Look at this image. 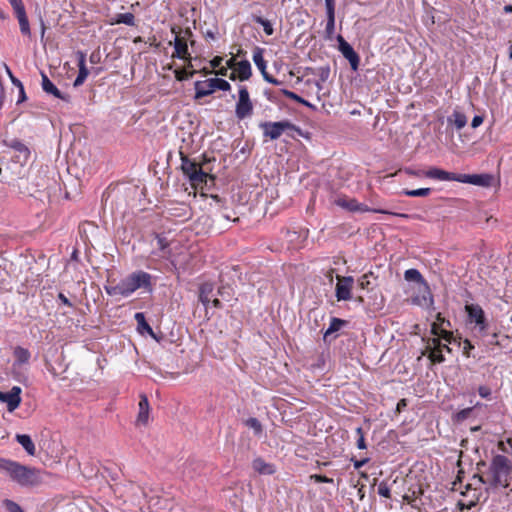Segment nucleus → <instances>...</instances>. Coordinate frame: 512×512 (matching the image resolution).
Listing matches in <instances>:
<instances>
[{"label": "nucleus", "mask_w": 512, "mask_h": 512, "mask_svg": "<svg viewBox=\"0 0 512 512\" xmlns=\"http://www.w3.org/2000/svg\"><path fill=\"white\" fill-rule=\"evenodd\" d=\"M0 470L21 487H36L42 483L39 469L10 459L0 458Z\"/></svg>", "instance_id": "f257e3e1"}, {"label": "nucleus", "mask_w": 512, "mask_h": 512, "mask_svg": "<svg viewBox=\"0 0 512 512\" xmlns=\"http://www.w3.org/2000/svg\"><path fill=\"white\" fill-rule=\"evenodd\" d=\"M511 471L512 466L509 459L504 455L498 454L493 457L486 477L484 475H474V478H478L481 483H487L494 488H506L509 486Z\"/></svg>", "instance_id": "f03ea898"}, {"label": "nucleus", "mask_w": 512, "mask_h": 512, "mask_svg": "<svg viewBox=\"0 0 512 512\" xmlns=\"http://www.w3.org/2000/svg\"><path fill=\"white\" fill-rule=\"evenodd\" d=\"M427 178L441 180V181H457L461 183L472 184L481 187H490L494 180L493 175L488 173L483 174H458L448 172L440 168H431L425 173Z\"/></svg>", "instance_id": "7ed1b4c3"}, {"label": "nucleus", "mask_w": 512, "mask_h": 512, "mask_svg": "<svg viewBox=\"0 0 512 512\" xmlns=\"http://www.w3.org/2000/svg\"><path fill=\"white\" fill-rule=\"evenodd\" d=\"M259 127L263 132V137L272 141L279 139L282 134L294 138L291 132H296L300 136L303 135L302 129L289 120L261 122Z\"/></svg>", "instance_id": "20e7f679"}, {"label": "nucleus", "mask_w": 512, "mask_h": 512, "mask_svg": "<svg viewBox=\"0 0 512 512\" xmlns=\"http://www.w3.org/2000/svg\"><path fill=\"white\" fill-rule=\"evenodd\" d=\"M181 170L188 178L192 186L206 184L209 174L202 168L200 163L190 159L186 154L180 152Z\"/></svg>", "instance_id": "39448f33"}, {"label": "nucleus", "mask_w": 512, "mask_h": 512, "mask_svg": "<svg viewBox=\"0 0 512 512\" xmlns=\"http://www.w3.org/2000/svg\"><path fill=\"white\" fill-rule=\"evenodd\" d=\"M51 179L45 173L38 172L35 175H30L27 179H21L19 188H24V192L29 196L37 197L38 193L50 189Z\"/></svg>", "instance_id": "423d86ee"}, {"label": "nucleus", "mask_w": 512, "mask_h": 512, "mask_svg": "<svg viewBox=\"0 0 512 512\" xmlns=\"http://www.w3.org/2000/svg\"><path fill=\"white\" fill-rule=\"evenodd\" d=\"M194 89V99L199 100L213 94L215 90L229 91L231 89V85L228 81L222 78H210L204 81H196L194 83Z\"/></svg>", "instance_id": "0eeeda50"}, {"label": "nucleus", "mask_w": 512, "mask_h": 512, "mask_svg": "<svg viewBox=\"0 0 512 512\" xmlns=\"http://www.w3.org/2000/svg\"><path fill=\"white\" fill-rule=\"evenodd\" d=\"M124 297L131 295L139 288L150 289L151 275L144 271H136L121 281Z\"/></svg>", "instance_id": "6e6552de"}, {"label": "nucleus", "mask_w": 512, "mask_h": 512, "mask_svg": "<svg viewBox=\"0 0 512 512\" xmlns=\"http://www.w3.org/2000/svg\"><path fill=\"white\" fill-rule=\"evenodd\" d=\"M335 204L349 212H373V213H383V214H391L394 216L408 218L407 214L404 213H393L384 209L377 208H369L367 205L363 203H359L354 198H348L346 196L339 197L335 200Z\"/></svg>", "instance_id": "1a4fd4ad"}, {"label": "nucleus", "mask_w": 512, "mask_h": 512, "mask_svg": "<svg viewBox=\"0 0 512 512\" xmlns=\"http://www.w3.org/2000/svg\"><path fill=\"white\" fill-rule=\"evenodd\" d=\"M404 279L408 282H415L419 286V292L422 293V300L428 305L432 306L434 303L433 295L431 293L429 284L424 279L419 270L411 268L404 272Z\"/></svg>", "instance_id": "9d476101"}, {"label": "nucleus", "mask_w": 512, "mask_h": 512, "mask_svg": "<svg viewBox=\"0 0 512 512\" xmlns=\"http://www.w3.org/2000/svg\"><path fill=\"white\" fill-rule=\"evenodd\" d=\"M465 311L469 322L474 323L475 327L482 335L486 334L489 323L482 307L478 304H466Z\"/></svg>", "instance_id": "9b49d317"}, {"label": "nucleus", "mask_w": 512, "mask_h": 512, "mask_svg": "<svg viewBox=\"0 0 512 512\" xmlns=\"http://www.w3.org/2000/svg\"><path fill=\"white\" fill-rule=\"evenodd\" d=\"M253 113V103L250 99L249 91L246 86H240L238 92V101L235 106V115L239 120L250 117Z\"/></svg>", "instance_id": "f8f14e48"}, {"label": "nucleus", "mask_w": 512, "mask_h": 512, "mask_svg": "<svg viewBox=\"0 0 512 512\" xmlns=\"http://www.w3.org/2000/svg\"><path fill=\"white\" fill-rule=\"evenodd\" d=\"M171 32L175 34L174 41L169 42V45H173L175 49L172 57L179 59H191L190 53L188 51L187 40L180 36V28L173 26L171 28Z\"/></svg>", "instance_id": "ddd939ff"}, {"label": "nucleus", "mask_w": 512, "mask_h": 512, "mask_svg": "<svg viewBox=\"0 0 512 512\" xmlns=\"http://www.w3.org/2000/svg\"><path fill=\"white\" fill-rule=\"evenodd\" d=\"M337 284L335 287V296L338 301H348L352 298L351 290L354 284L352 276L337 275Z\"/></svg>", "instance_id": "4468645a"}, {"label": "nucleus", "mask_w": 512, "mask_h": 512, "mask_svg": "<svg viewBox=\"0 0 512 512\" xmlns=\"http://www.w3.org/2000/svg\"><path fill=\"white\" fill-rule=\"evenodd\" d=\"M338 48L343 57L350 63L351 69L356 71L359 67L360 57L353 47L343 38L342 35L337 36Z\"/></svg>", "instance_id": "2eb2a0df"}, {"label": "nucleus", "mask_w": 512, "mask_h": 512, "mask_svg": "<svg viewBox=\"0 0 512 512\" xmlns=\"http://www.w3.org/2000/svg\"><path fill=\"white\" fill-rule=\"evenodd\" d=\"M263 52H264L263 48H260V47L254 48L253 61H254L255 65L260 70L265 81H267L268 83H271L273 85H280L282 82L279 81L278 79L274 78L272 75H270L266 71V61L263 58Z\"/></svg>", "instance_id": "dca6fc26"}, {"label": "nucleus", "mask_w": 512, "mask_h": 512, "mask_svg": "<svg viewBox=\"0 0 512 512\" xmlns=\"http://www.w3.org/2000/svg\"><path fill=\"white\" fill-rule=\"evenodd\" d=\"M21 391V388L18 386L12 387L8 392L0 391V401L7 404L9 412H12L19 407L21 403Z\"/></svg>", "instance_id": "f3484780"}, {"label": "nucleus", "mask_w": 512, "mask_h": 512, "mask_svg": "<svg viewBox=\"0 0 512 512\" xmlns=\"http://www.w3.org/2000/svg\"><path fill=\"white\" fill-rule=\"evenodd\" d=\"M4 145L13 149L17 155L15 156L16 162L25 163L29 159V148L19 139L4 140Z\"/></svg>", "instance_id": "a211bd4d"}, {"label": "nucleus", "mask_w": 512, "mask_h": 512, "mask_svg": "<svg viewBox=\"0 0 512 512\" xmlns=\"http://www.w3.org/2000/svg\"><path fill=\"white\" fill-rule=\"evenodd\" d=\"M41 80V87L45 93L67 103L70 102V95L62 93L44 72H41Z\"/></svg>", "instance_id": "6ab92c4d"}, {"label": "nucleus", "mask_w": 512, "mask_h": 512, "mask_svg": "<svg viewBox=\"0 0 512 512\" xmlns=\"http://www.w3.org/2000/svg\"><path fill=\"white\" fill-rule=\"evenodd\" d=\"M76 55H77V59H78L79 71H78V75L73 83L74 87L81 86L85 82V80L89 74V70L86 67V54L82 51H78L76 53Z\"/></svg>", "instance_id": "aec40b11"}, {"label": "nucleus", "mask_w": 512, "mask_h": 512, "mask_svg": "<svg viewBox=\"0 0 512 512\" xmlns=\"http://www.w3.org/2000/svg\"><path fill=\"white\" fill-rule=\"evenodd\" d=\"M150 405L146 394L140 395L139 401V412L137 416V422L142 425H146L149 419Z\"/></svg>", "instance_id": "412c9836"}, {"label": "nucleus", "mask_w": 512, "mask_h": 512, "mask_svg": "<svg viewBox=\"0 0 512 512\" xmlns=\"http://www.w3.org/2000/svg\"><path fill=\"white\" fill-rule=\"evenodd\" d=\"M15 440L23 447V449L26 451L28 455H36V447L30 435L16 434Z\"/></svg>", "instance_id": "4be33fe9"}, {"label": "nucleus", "mask_w": 512, "mask_h": 512, "mask_svg": "<svg viewBox=\"0 0 512 512\" xmlns=\"http://www.w3.org/2000/svg\"><path fill=\"white\" fill-rule=\"evenodd\" d=\"M253 469L262 475H272L275 473V467L271 463H267L264 459L258 457L252 462Z\"/></svg>", "instance_id": "5701e85b"}, {"label": "nucleus", "mask_w": 512, "mask_h": 512, "mask_svg": "<svg viewBox=\"0 0 512 512\" xmlns=\"http://www.w3.org/2000/svg\"><path fill=\"white\" fill-rule=\"evenodd\" d=\"M134 318L137 322V329H138L139 333H141V334L147 333L154 339H157L155 333L153 332V329L147 323L144 313L137 312L135 314Z\"/></svg>", "instance_id": "b1692460"}, {"label": "nucleus", "mask_w": 512, "mask_h": 512, "mask_svg": "<svg viewBox=\"0 0 512 512\" xmlns=\"http://www.w3.org/2000/svg\"><path fill=\"white\" fill-rule=\"evenodd\" d=\"M13 354L15 357V362L13 363L14 368L16 366L28 363L31 357L29 350L21 346L15 347Z\"/></svg>", "instance_id": "393cba45"}, {"label": "nucleus", "mask_w": 512, "mask_h": 512, "mask_svg": "<svg viewBox=\"0 0 512 512\" xmlns=\"http://www.w3.org/2000/svg\"><path fill=\"white\" fill-rule=\"evenodd\" d=\"M235 70L238 73V79L240 81H246L252 75L251 64L248 60H241L238 62Z\"/></svg>", "instance_id": "a878e982"}, {"label": "nucleus", "mask_w": 512, "mask_h": 512, "mask_svg": "<svg viewBox=\"0 0 512 512\" xmlns=\"http://www.w3.org/2000/svg\"><path fill=\"white\" fill-rule=\"evenodd\" d=\"M447 122L448 124L454 125L457 130H461L467 124V117L464 113L455 110L452 115L447 118Z\"/></svg>", "instance_id": "bb28decb"}, {"label": "nucleus", "mask_w": 512, "mask_h": 512, "mask_svg": "<svg viewBox=\"0 0 512 512\" xmlns=\"http://www.w3.org/2000/svg\"><path fill=\"white\" fill-rule=\"evenodd\" d=\"M347 324H348V321H346V320H343V319H340L337 317H332L330 320V325L324 333V336H323L324 341H327V338L331 334L338 332L342 327L346 326Z\"/></svg>", "instance_id": "cd10ccee"}, {"label": "nucleus", "mask_w": 512, "mask_h": 512, "mask_svg": "<svg viewBox=\"0 0 512 512\" xmlns=\"http://www.w3.org/2000/svg\"><path fill=\"white\" fill-rule=\"evenodd\" d=\"M426 352L428 353V358L431 360L433 364L443 363L445 361V357L442 350L434 349L431 343V339L428 340Z\"/></svg>", "instance_id": "c85d7f7f"}, {"label": "nucleus", "mask_w": 512, "mask_h": 512, "mask_svg": "<svg viewBox=\"0 0 512 512\" xmlns=\"http://www.w3.org/2000/svg\"><path fill=\"white\" fill-rule=\"evenodd\" d=\"M214 290V286L212 283L206 282L201 284L199 288V300L203 305H208L210 303V295Z\"/></svg>", "instance_id": "c756f323"}, {"label": "nucleus", "mask_w": 512, "mask_h": 512, "mask_svg": "<svg viewBox=\"0 0 512 512\" xmlns=\"http://www.w3.org/2000/svg\"><path fill=\"white\" fill-rule=\"evenodd\" d=\"M478 406H481V404L477 403L474 407H468V408L458 411L457 413H455L453 415V420L458 423L465 421L472 415L474 409Z\"/></svg>", "instance_id": "7c9ffc66"}, {"label": "nucleus", "mask_w": 512, "mask_h": 512, "mask_svg": "<svg viewBox=\"0 0 512 512\" xmlns=\"http://www.w3.org/2000/svg\"><path fill=\"white\" fill-rule=\"evenodd\" d=\"M281 92H282L283 95H285L289 99H292V100H294V101H296V102H298V103H300V104H302V105H304L306 107H309V108H311L313 110L316 109V107L313 104H311L310 102L306 101L305 99H303L302 97H300L299 95H297L296 93H294V92H292L290 90L282 89Z\"/></svg>", "instance_id": "2f4dec72"}, {"label": "nucleus", "mask_w": 512, "mask_h": 512, "mask_svg": "<svg viewBox=\"0 0 512 512\" xmlns=\"http://www.w3.org/2000/svg\"><path fill=\"white\" fill-rule=\"evenodd\" d=\"M252 19L254 22L260 24L263 27L266 35L270 36L274 33V28L269 20L257 15H253Z\"/></svg>", "instance_id": "473e14b6"}, {"label": "nucleus", "mask_w": 512, "mask_h": 512, "mask_svg": "<svg viewBox=\"0 0 512 512\" xmlns=\"http://www.w3.org/2000/svg\"><path fill=\"white\" fill-rule=\"evenodd\" d=\"M245 425L254 430L255 435H260L263 432L261 422L254 417H250L245 421Z\"/></svg>", "instance_id": "72a5a7b5"}, {"label": "nucleus", "mask_w": 512, "mask_h": 512, "mask_svg": "<svg viewBox=\"0 0 512 512\" xmlns=\"http://www.w3.org/2000/svg\"><path fill=\"white\" fill-rule=\"evenodd\" d=\"M116 23H123L128 26H133L135 25V16L130 12L118 14Z\"/></svg>", "instance_id": "f704fd0d"}, {"label": "nucleus", "mask_w": 512, "mask_h": 512, "mask_svg": "<svg viewBox=\"0 0 512 512\" xmlns=\"http://www.w3.org/2000/svg\"><path fill=\"white\" fill-rule=\"evenodd\" d=\"M373 277L374 279H376V277L374 276V273L373 272H368L366 274H364L360 279H359V286L362 288V289H366V290H370V289H373V283L371 282L370 278Z\"/></svg>", "instance_id": "c9c22d12"}, {"label": "nucleus", "mask_w": 512, "mask_h": 512, "mask_svg": "<svg viewBox=\"0 0 512 512\" xmlns=\"http://www.w3.org/2000/svg\"><path fill=\"white\" fill-rule=\"evenodd\" d=\"M431 192L430 188H419L414 190H404L403 193L409 197H425Z\"/></svg>", "instance_id": "e433bc0d"}, {"label": "nucleus", "mask_w": 512, "mask_h": 512, "mask_svg": "<svg viewBox=\"0 0 512 512\" xmlns=\"http://www.w3.org/2000/svg\"><path fill=\"white\" fill-rule=\"evenodd\" d=\"M18 23H19V28H20L21 34L25 37L31 38L32 33H31L28 17L18 19Z\"/></svg>", "instance_id": "4c0bfd02"}, {"label": "nucleus", "mask_w": 512, "mask_h": 512, "mask_svg": "<svg viewBox=\"0 0 512 512\" xmlns=\"http://www.w3.org/2000/svg\"><path fill=\"white\" fill-rule=\"evenodd\" d=\"M104 289H105V292L109 296H117V295L124 296L121 282H119L117 285H114V286L106 285V286H104Z\"/></svg>", "instance_id": "58836bf2"}, {"label": "nucleus", "mask_w": 512, "mask_h": 512, "mask_svg": "<svg viewBox=\"0 0 512 512\" xmlns=\"http://www.w3.org/2000/svg\"><path fill=\"white\" fill-rule=\"evenodd\" d=\"M2 504L7 512H24L20 505L13 500L5 499Z\"/></svg>", "instance_id": "ea45409f"}, {"label": "nucleus", "mask_w": 512, "mask_h": 512, "mask_svg": "<svg viewBox=\"0 0 512 512\" xmlns=\"http://www.w3.org/2000/svg\"><path fill=\"white\" fill-rule=\"evenodd\" d=\"M335 28V15H327L326 34L328 38L332 37Z\"/></svg>", "instance_id": "a19ab883"}, {"label": "nucleus", "mask_w": 512, "mask_h": 512, "mask_svg": "<svg viewBox=\"0 0 512 512\" xmlns=\"http://www.w3.org/2000/svg\"><path fill=\"white\" fill-rule=\"evenodd\" d=\"M378 494L385 498L391 497L390 487L387 484V482H385V481L380 482V484L378 485Z\"/></svg>", "instance_id": "79ce46f5"}, {"label": "nucleus", "mask_w": 512, "mask_h": 512, "mask_svg": "<svg viewBox=\"0 0 512 512\" xmlns=\"http://www.w3.org/2000/svg\"><path fill=\"white\" fill-rule=\"evenodd\" d=\"M194 73H195V71L187 72V71H185V70H181V69H177V70H175V71H174L175 78H176L178 81H184V80H187V79H189L190 77H192Z\"/></svg>", "instance_id": "37998d69"}, {"label": "nucleus", "mask_w": 512, "mask_h": 512, "mask_svg": "<svg viewBox=\"0 0 512 512\" xmlns=\"http://www.w3.org/2000/svg\"><path fill=\"white\" fill-rule=\"evenodd\" d=\"M431 343H432L434 349H438V350L440 349V350H442V352L445 350L449 353L452 351L451 348L447 344H442L440 342L439 338H436V337L431 338Z\"/></svg>", "instance_id": "c03bdc74"}, {"label": "nucleus", "mask_w": 512, "mask_h": 512, "mask_svg": "<svg viewBox=\"0 0 512 512\" xmlns=\"http://www.w3.org/2000/svg\"><path fill=\"white\" fill-rule=\"evenodd\" d=\"M438 337L445 340L446 342H448L450 344L456 342V339L454 338L453 333L446 329H442Z\"/></svg>", "instance_id": "a18cd8bd"}, {"label": "nucleus", "mask_w": 512, "mask_h": 512, "mask_svg": "<svg viewBox=\"0 0 512 512\" xmlns=\"http://www.w3.org/2000/svg\"><path fill=\"white\" fill-rule=\"evenodd\" d=\"M317 75L319 76V78L322 82H325L329 78V75H330L329 66L319 67L317 69Z\"/></svg>", "instance_id": "49530a36"}, {"label": "nucleus", "mask_w": 512, "mask_h": 512, "mask_svg": "<svg viewBox=\"0 0 512 512\" xmlns=\"http://www.w3.org/2000/svg\"><path fill=\"white\" fill-rule=\"evenodd\" d=\"M310 478L314 480L316 483H333V479L328 478L325 475L313 474L310 476Z\"/></svg>", "instance_id": "de8ad7c7"}, {"label": "nucleus", "mask_w": 512, "mask_h": 512, "mask_svg": "<svg viewBox=\"0 0 512 512\" xmlns=\"http://www.w3.org/2000/svg\"><path fill=\"white\" fill-rule=\"evenodd\" d=\"M5 69H6V72L9 75V78L14 86H16L18 89H20L21 87H24L22 82L12 74L10 68L6 64H5Z\"/></svg>", "instance_id": "09e8293b"}, {"label": "nucleus", "mask_w": 512, "mask_h": 512, "mask_svg": "<svg viewBox=\"0 0 512 512\" xmlns=\"http://www.w3.org/2000/svg\"><path fill=\"white\" fill-rule=\"evenodd\" d=\"M13 11H14V15L17 18V20L27 17L26 9H25L24 5L13 8Z\"/></svg>", "instance_id": "8fccbe9b"}, {"label": "nucleus", "mask_w": 512, "mask_h": 512, "mask_svg": "<svg viewBox=\"0 0 512 512\" xmlns=\"http://www.w3.org/2000/svg\"><path fill=\"white\" fill-rule=\"evenodd\" d=\"M474 349V345L471 343L470 340L468 339H465L463 341V354L466 356V357H470L471 356V353L470 351Z\"/></svg>", "instance_id": "3c124183"}, {"label": "nucleus", "mask_w": 512, "mask_h": 512, "mask_svg": "<svg viewBox=\"0 0 512 512\" xmlns=\"http://www.w3.org/2000/svg\"><path fill=\"white\" fill-rule=\"evenodd\" d=\"M428 171L429 170H427V171L414 170L410 167L405 168V173H407L410 176H416V177H421V176L427 177L425 173H427Z\"/></svg>", "instance_id": "603ef678"}, {"label": "nucleus", "mask_w": 512, "mask_h": 512, "mask_svg": "<svg viewBox=\"0 0 512 512\" xmlns=\"http://www.w3.org/2000/svg\"><path fill=\"white\" fill-rule=\"evenodd\" d=\"M156 238H157V244L159 246V249L162 251L165 250L169 245L166 237H164L162 235H157Z\"/></svg>", "instance_id": "864d4df0"}, {"label": "nucleus", "mask_w": 512, "mask_h": 512, "mask_svg": "<svg viewBox=\"0 0 512 512\" xmlns=\"http://www.w3.org/2000/svg\"><path fill=\"white\" fill-rule=\"evenodd\" d=\"M89 61L91 64H98L101 62V53L99 50H95L91 53L89 57Z\"/></svg>", "instance_id": "5fc2aeb1"}, {"label": "nucleus", "mask_w": 512, "mask_h": 512, "mask_svg": "<svg viewBox=\"0 0 512 512\" xmlns=\"http://www.w3.org/2000/svg\"><path fill=\"white\" fill-rule=\"evenodd\" d=\"M327 15H335V0H325Z\"/></svg>", "instance_id": "6e6d98bb"}, {"label": "nucleus", "mask_w": 512, "mask_h": 512, "mask_svg": "<svg viewBox=\"0 0 512 512\" xmlns=\"http://www.w3.org/2000/svg\"><path fill=\"white\" fill-rule=\"evenodd\" d=\"M436 320H437V323L443 327V326H446V327H451V322L448 320V319H445L441 313H437L436 315Z\"/></svg>", "instance_id": "4d7b16f0"}, {"label": "nucleus", "mask_w": 512, "mask_h": 512, "mask_svg": "<svg viewBox=\"0 0 512 512\" xmlns=\"http://www.w3.org/2000/svg\"><path fill=\"white\" fill-rule=\"evenodd\" d=\"M478 393L482 398H488L491 395V389L487 386H480Z\"/></svg>", "instance_id": "13d9d810"}, {"label": "nucleus", "mask_w": 512, "mask_h": 512, "mask_svg": "<svg viewBox=\"0 0 512 512\" xmlns=\"http://www.w3.org/2000/svg\"><path fill=\"white\" fill-rule=\"evenodd\" d=\"M483 121H484L483 116L475 115L472 119L471 127L475 129V128L479 127L483 123Z\"/></svg>", "instance_id": "bf43d9fd"}, {"label": "nucleus", "mask_w": 512, "mask_h": 512, "mask_svg": "<svg viewBox=\"0 0 512 512\" xmlns=\"http://www.w3.org/2000/svg\"><path fill=\"white\" fill-rule=\"evenodd\" d=\"M442 329L443 328L437 322L431 324V334L434 336L438 337Z\"/></svg>", "instance_id": "052dcab7"}, {"label": "nucleus", "mask_w": 512, "mask_h": 512, "mask_svg": "<svg viewBox=\"0 0 512 512\" xmlns=\"http://www.w3.org/2000/svg\"><path fill=\"white\" fill-rule=\"evenodd\" d=\"M352 461H353V464H354V468L355 469H359V468L363 467L366 463H368L369 458H364V459H361V460H354V459H352Z\"/></svg>", "instance_id": "680f3d73"}, {"label": "nucleus", "mask_w": 512, "mask_h": 512, "mask_svg": "<svg viewBox=\"0 0 512 512\" xmlns=\"http://www.w3.org/2000/svg\"><path fill=\"white\" fill-rule=\"evenodd\" d=\"M223 61V58L220 56H215L211 61L210 64L213 68H219L221 63Z\"/></svg>", "instance_id": "e2e57ef3"}, {"label": "nucleus", "mask_w": 512, "mask_h": 512, "mask_svg": "<svg viewBox=\"0 0 512 512\" xmlns=\"http://www.w3.org/2000/svg\"><path fill=\"white\" fill-rule=\"evenodd\" d=\"M415 498H416V492L415 491H413L412 496H410L408 494L403 496L404 501H406L407 503L411 504L412 507H415V505L413 504V502L415 501Z\"/></svg>", "instance_id": "0e129e2a"}, {"label": "nucleus", "mask_w": 512, "mask_h": 512, "mask_svg": "<svg viewBox=\"0 0 512 512\" xmlns=\"http://www.w3.org/2000/svg\"><path fill=\"white\" fill-rule=\"evenodd\" d=\"M58 299L66 306L68 307H72V303L70 302V300L63 294V293H59L58 294Z\"/></svg>", "instance_id": "69168bd1"}, {"label": "nucleus", "mask_w": 512, "mask_h": 512, "mask_svg": "<svg viewBox=\"0 0 512 512\" xmlns=\"http://www.w3.org/2000/svg\"><path fill=\"white\" fill-rule=\"evenodd\" d=\"M26 99H27V96H26V93H25L24 87H21V88L19 89V98H18V100H17V104H20V103H22V102L26 101Z\"/></svg>", "instance_id": "338daca9"}, {"label": "nucleus", "mask_w": 512, "mask_h": 512, "mask_svg": "<svg viewBox=\"0 0 512 512\" xmlns=\"http://www.w3.org/2000/svg\"><path fill=\"white\" fill-rule=\"evenodd\" d=\"M357 447L359 449H365L366 448V442H365L364 435H361V437H358Z\"/></svg>", "instance_id": "774afa93"}]
</instances>
